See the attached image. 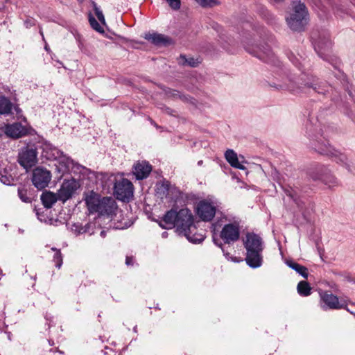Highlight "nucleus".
<instances>
[{
  "label": "nucleus",
  "instance_id": "f257e3e1",
  "mask_svg": "<svg viewBox=\"0 0 355 355\" xmlns=\"http://www.w3.org/2000/svg\"><path fill=\"white\" fill-rule=\"evenodd\" d=\"M320 130V127L316 124H313L311 121L306 123V134L309 139V146L319 154L329 156L336 162L349 168V164L347 163L346 155L340 153L326 142L322 137Z\"/></svg>",
  "mask_w": 355,
  "mask_h": 355
},
{
  "label": "nucleus",
  "instance_id": "f03ea898",
  "mask_svg": "<svg viewBox=\"0 0 355 355\" xmlns=\"http://www.w3.org/2000/svg\"><path fill=\"white\" fill-rule=\"evenodd\" d=\"M85 202L90 213H98L100 217L112 218L116 214L118 206L112 197L101 198L96 193L92 191L85 198Z\"/></svg>",
  "mask_w": 355,
  "mask_h": 355
},
{
  "label": "nucleus",
  "instance_id": "7ed1b4c3",
  "mask_svg": "<svg viewBox=\"0 0 355 355\" xmlns=\"http://www.w3.org/2000/svg\"><path fill=\"white\" fill-rule=\"evenodd\" d=\"M291 12L286 17V22L294 31H302L309 21V12L304 3L295 0L291 3Z\"/></svg>",
  "mask_w": 355,
  "mask_h": 355
},
{
  "label": "nucleus",
  "instance_id": "20e7f679",
  "mask_svg": "<svg viewBox=\"0 0 355 355\" xmlns=\"http://www.w3.org/2000/svg\"><path fill=\"white\" fill-rule=\"evenodd\" d=\"M243 243L247 250L246 263L251 268L259 267L261 264L260 253L262 250L260 237L253 233H248L245 239H243Z\"/></svg>",
  "mask_w": 355,
  "mask_h": 355
},
{
  "label": "nucleus",
  "instance_id": "39448f33",
  "mask_svg": "<svg viewBox=\"0 0 355 355\" xmlns=\"http://www.w3.org/2000/svg\"><path fill=\"white\" fill-rule=\"evenodd\" d=\"M311 38L314 40L313 46L318 55L322 59L329 60L331 49V41L329 33L326 32L322 33L318 38H315V33H313Z\"/></svg>",
  "mask_w": 355,
  "mask_h": 355
},
{
  "label": "nucleus",
  "instance_id": "423d86ee",
  "mask_svg": "<svg viewBox=\"0 0 355 355\" xmlns=\"http://www.w3.org/2000/svg\"><path fill=\"white\" fill-rule=\"evenodd\" d=\"M176 227L180 232L183 234L189 230H196V226L193 224V216L189 209H182L178 211Z\"/></svg>",
  "mask_w": 355,
  "mask_h": 355
},
{
  "label": "nucleus",
  "instance_id": "0eeeda50",
  "mask_svg": "<svg viewBox=\"0 0 355 355\" xmlns=\"http://www.w3.org/2000/svg\"><path fill=\"white\" fill-rule=\"evenodd\" d=\"M133 184L127 179L123 178L114 184V194L120 200L129 201L133 196Z\"/></svg>",
  "mask_w": 355,
  "mask_h": 355
},
{
  "label": "nucleus",
  "instance_id": "6e6552de",
  "mask_svg": "<svg viewBox=\"0 0 355 355\" xmlns=\"http://www.w3.org/2000/svg\"><path fill=\"white\" fill-rule=\"evenodd\" d=\"M31 180L37 189H44L51 180V173L44 167L38 166L33 170Z\"/></svg>",
  "mask_w": 355,
  "mask_h": 355
},
{
  "label": "nucleus",
  "instance_id": "1a4fd4ad",
  "mask_svg": "<svg viewBox=\"0 0 355 355\" xmlns=\"http://www.w3.org/2000/svg\"><path fill=\"white\" fill-rule=\"evenodd\" d=\"M239 224L237 222H234L224 225L220 236L225 243L230 244L236 241L239 239Z\"/></svg>",
  "mask_w": 355,
  "mask_h": 355
},
{
  "label": "nucleus",
  "instance_id": "9d476101",
  "mask_svg": "<svg viewBox=\"0 0 355 355\" xmlns=\"http://www.w3.org/2000/svg\"><path fill=\"white\" fill-rule=\"evenodd\" d=\"M216 207L207 200H201L197 205V214L204 221H210L216 214Z\"/></svg>",
  "mask_w": 355,
  "mask_h": 355
},
{
  "label": "nucleus",
  "instance_id": "9b49d317",
  "mask_svg": "<svg viewBox=\"0 0 355 355\" xmlns=\"http://www.w3.org/2000/svg\"><path fill=\"white\" fill-rule=\"evenodd\" d=\"M320 306L324 311L340 309L343 307V305L340 303L338 297L332 293H328L327 292L320 293Z\"/></svg>",
  "mask_w": 355,
  "mask_h": 355
},
{
  "label": "nucleus",
  "instance_id": "f8f14e48",
  "mask_svg": "<svg viewBox=\"0 0 355 355\" xmlns=\"http://www.w3.org/2000/svg\"><path fill=\"white\" fill-rule=\"evenodd\" d=\"M18 162L24 168L28 170L37 162V151L33 148H24L19 154Z\"/></svg>",
  "mask_w": 355,
  "mask_h": 355
},
{
  "label": "nucleus",
  "instance_id": "ddd939ff",
  "mask_svg": "<svg viewBox=\"0 0 355 355\" xmlns=\"http://www.w3.org/2000/svg\"><path fill=\"white\" fill-rule=\"evenodd\" d=\"M53 155L58 163V164L55 165L58 172L61 175L68 172L70 166L73 164L72 159L64 155L63 152L58 149L53 150Z\"/></svg>",
  "mask_w": 355,
  "mask_h": 355
},
{
  "label": "nucleus",
  "instance_id": "4468645a",
  "mask_svg": "<svg viewBox=\"0 0 355 355\" xmlns=\"http://www.w3.org/2000/svg\"><path fill=\"white\" fill-rule=\"evenodd\" d=\"M77 189V184L74 180L64 181L56 193L59 200L64 202L71 198Z\"/></svg>",
  "mask_w": 355,
  "mask_h": 355
},
{
  "label": "nucleus",
  "instance_id": "2eb2a0df",
  "mask_svg": "<svg viewBox=\"0 0 355 355\" xmlns=\"http://www.w3.org/2000/svg\"><path fill=\"white\" fill-rule=\"evenodd\" d=\"M304 85L313 92L323 95L326 94L330 89V86L327 83L321 81L315 76L309 77Z\"/></svg>",
  "mask_w": 355,
  "mask_h": 355
},
{
  "label": "nucleus",
  "instance_id": "dca6fc26",
  "mask_svg": "<svg viewBox=\"0 0 355 355\" xmlns=\"http://www.w3.org/2000/svg\"><path fill=\"white\" fill-rule=\"evenodd\" d=\"M4 132L8 137L17 139L26 135L28 130L20 123H14L5 125Z\"/></svg>",
  "mask_w": 355,
  "mask_h": 355
},
{
  "label": "nucleus",
  "instance_id": "f3484780",
  "mask_svg": "<svg viewBox=\"0 0 355 355\" xmlns=\"http://www.w3.org/2000/svg\"><path fill=\"white\" fill-rule=\"evenodd\" d=\"M225 157L231 166L241 170L245 169V167L243 165L244 163H246L244 157L242 155L239 157L233 150H227L225 153Z\"/></svg>",
  "mask_w": 355,
  "mask_h": 355
},
{
  "label": "nucleus",
  "instance_id": "a211bd4d",
  "mask_svg": "<svg viewBox=\"0 0 355 355\" xmlns=\"http://www.w3.org/2000/svg\"><path fill=\"white\" fill-rule=\"evenodd\" d=\"M152 171V166L146 161L137 162L133 168L132 173L137 180L146 179Z\"/></svg>",
  "mask_w": 355,
  "mask_h": 355
},
{
  "label": "nucleus",
  "instance_id": "6ab92c4d",
  "mask_svg": "<svg viewBox=\"0 0 355 355\" xmlns=\"http://www.w3.org/2000/svg\"><path fill=\"white\" fill-rule=\"evenodd\" d=\"M145 39L150 41L156 46H167L171 43V40L166 36L159 33L146 34Z\"/></svg>",
  "mask_w": 355,
  "mask_h": 355
},
{
  "label": "nucleus",
  "instance_id": "aec40b11",
  "mask_svg": "<svg viewBox=\"0 0 355 355\" xmlns=\"http://www.w3.org/2000/svg\"><path fill=\"white\" fill-rule=\"evenodd\" d=\"M177 216H178V211L174 209L168 211L162 218L164 225L160 224V226L165 229H172L176 227Z\"/></svg>",
  "mask_w": 355,
  "mask_h": 355
},
{
  "label": "nucleus",
  "instance_id": "412c9836",
  "mask_svg": "<svg viewBox=\"0 0 355 355\" xmlns=\"http://www.w3.org/2000/svg\"><path fill=\"white\" fill-rule=\"evenodd\" d=\"M41 200L44 207L49 209L51 208L59 199L56 193L46 191L41 195Z\"/></svg>",
  "mask_w": 355,
  "mask_h": 355
},
{
  "label": "nucleus",
  "instance_id": "4be33fe9",
  "mask_svg": "<svg viewBox=\"0 0 355 355\" xmlns=\"http://www.w3.org/2000/svg\"><path fill=\"white\" fill-rule=\"evenodd\" d=\"M285 263L286 264L287 266L295 270L302 277L307 279L309 276V272L306 267L299 264L293 259H286L285 261Z\"/></svg>",
  "mask_w": 355,
  "mask_h": 355
},
{
  "label": "nucleus",
  "instance_id": "5701e85b",
  "mask_svg": "<svg viewBox=\"0 0 355 355\" xmlns=\"http://www.w3.org/2000/svg\"><path fill=\"white\" fill-rule=\"evenodd\" d=\"M187 239L193 243H199L205 239V235L202 233H198L197 228L196 230H189L184 233Z\"/></svg>",
  "mask_w": 355,
  "mask_h": 355
},
{
  "label": "nucleus",
  "instance_id": "b1692460",
  "mask_svg": "<svg viewBox=\"0 0 355 355\" xmlns=\"http://www.w3.org/2000/svg\"><path fill=\"white\" fill-rule=\"evenodd\" d=\"M311 178L315 180H321L329 187H335L338 184L337 179L331 173H327L321 175H311Z\"/></svg>",
  "mask_w": 355,
  "mask_h": 355
},
{
  "label": "nucleus",
  "instance_id": "393cba45",
  "mask_svg": "<svg viewBox=\"0 0 355 355\" xmlns=\"http://www.w3.org/2000/svg\"><path fill=\"white\" fill-rule=\"evenodd\" d=\"M246 51L252 55L257 57L260 60H264L265 58V51L263 46H259L258 44H253L251 47H246Z\"/></svg>",
  "mask_w": 355,
  "mask_h": 355
},
{
  "label": "nucleus",
  "instance_id": "a878e982",
  "mask_svg": "<svg viewBox=\"0 0 355 355\" xmlns=\"http://www.w3.org/2000/svg\"><path fill=\"white\" fill-rule=\"evenodd\" d=\"M12 109V103L5 96H0V114H8Z\"/></svg>",
  "mask_w": 355,
  "mask_h": 355
},
{
  "label": "nucleus",
  "instance_id": "bb28decb",
  "mask_svg": "<svg viewBox=\"0 0 355 355\" xmlns=\"http://www.w3.org/2000/svg\"><path fill=\"white\" fill-rule=\"evenodd\" d=\"M297 293L300 295L306 297L311 294V287L306 281H300L297 286Z\"/></svg>",
  "mask_w": 355,
  "mask_h": 355
},
{
  "label": "nucleus",
  "instance_id": "cd10ccee",
  "mask_svg": "<svg viewBox=\"0 0 355 355\" xmlns=\"http://www.w3.org/2000/svg\"><path fill=\"white\" fill-rule=\"evenodd\" d=\"M284 191L286 194L290 197L291 199L293 200V201L300 206V203L298 202V199L300 197V189L298 187H287L286 188H284Z\"/></svg>",
  "mask_w": 355,
  "mask_h": 355
},
{
  "label": "nucleus",
  "instance_id": "c85d7f7f",
  "mask_svg": "<svg viewBox=\"0 0 355 355\" xmlns=\"http://www.w3.org/2000/svg\"><path fill=\"white\" fill-rule=\"evenodd\" d=\"M178 62L180 64L188 65L192 67H195L199 64L198 60H196L193 58H187L185 55H182L178 58Z\"/></svg>",
  "mask_w": 355,
  "mask_h": 355
},
{
  "label": "nucleus",
  "instance_id": "c756f323",
  "mask_svg": "<svg viewBox=\"0 0 355 355\" xmlns=\"http://www.w3.org/2000/svg\"><path fill=\"white\" fill-rule=\"evenodd\" d=\"M166 94L168 96L173 97L175 98H179L182 101L187 102L189 101V96L184 95V94H181L180 92L175 90V89H168V90L166 92Z\"/></svg>",
  "mask_w": 355,
  "mask_h": 355
},
{
  "label": "nucleus",
  "instance_id": "7c9ffc66",
  "mask_svg": "<svg viewBox=\"0 0 355 355\" xmlns=\"http://www.w3.org/2000/svg\"><path fill=\"white\" fill-rule=\"evenodd\" d=\"M200 6L203 8H211L220 5L218 0H195Z\"/></svg>",
  "mask_w": 355,
  "mask_h": 355
},
{
  "label": "nucleus",
  "instance_id": "2f4dec72",
  "mask_svg": "<svg viewBox=\"0 0 355 355\" xmlns=\"http://www.w3.org/2000/svg\"><path fill=\"white\" fill-rule=\"evenodd\" d=\"M92 5L94 7V10L95 12V14L98 18V19L103 24H105V17L103 14V12L100 10V8L97 6V4L95 2H92Z\"/></svg>",
  "mask_w": 355,
  "mask_h": 355
},
{
  "label": "nucleus",
  "instance_id": "473e14b6",
  "mask_svg": "<svg viewBox=\"0 0 355 355\" xmlns=\"http://www.w3.org/2000/svg\"><path fill=\"white\" fill-rule=\"evenodd\" d=\"M89 21L91 26L98 32H103V28L100 26L96 19L92 15L89 17Z\"/></svg>",
  "mask_w": 355,
  "mask_h": 355
},
{
  "label": "nucleus",
  "instance_id": "72a5a7b5",
  "mask_svg": "<svg viewBox=\"0 0 355 355\" xmlns=\"http://www.w3.org/2000/svg\"><path fill=\"white\" fill-rule=\"evenodd\" d=\"M18 196L19 198L24 202H31V198L27 196V190L25 189H18Z\"/></svg>",
  "mask_w": 355,
  "mask_h": 355
},
{
  "label": "nucleus",
  "instance_id": "f704fd0d",
  "mask_svg": "<svg viewBox=\"0 0 355 355\" xmlns=\"http://www.w3.org/2000/svg\"><path fill=\"white\" fill-rule=\"evenodd\" d=\"M53 261L55 263V266L60 268L62 263V258L61 253L59 250H56L53 257Z\"/></svg>",
  "mask_w": 355,
  "mask_h": 355
},
{
  "label": "nucleus",
  "instance_id": "c9c22d12",
  "mask_svg": "<svg viewBox=\"0 0 355 355\" xmlns=\"http://www.w3.org/2000/svg\"><path fill=\"white\" fill-rule=\"evenodd\" d=\"M271 176L272 177L274 180H275L281 187H282L281 183L280 173L276 170V168H272Z\"/></svg>",
  "mask_w": 355,
  "mask_h": 355
},
{
  "label": "nucleus",
  "instance_id": "e433bc0d",
  "mask_svg": "<svg viewBox=\"0 0 355 355\" xmlns=\"http://www.w3.org/2000/svg\"><path fill=\"white\" fill-rule=\"evenodd\" d=\"M169 6L173 10H178L180 8V0H166Z\"/></svg>",
  "mask_w": 355,
  "mask_h": 355
},
{
  "label": "nucleus",
  "instance_id": "4c0bfd02",
  "mask_svg": "<svg viewBox=\"0 0 355 355\" xmlns=\"http://www.w3.org/2000/svg\"><path fill=\"white\" fill-rule=\"evenodd\" d=\"M0 181L4 184H10V178L7 175L0 174Z\"/></svg>",
  "mask_w": 355,
  "mask_h": 355
},
{
  "label": "nucleus",
  "instance_id": "58836bf2",
  "mask_svg": "<svg viewBox=\"0 0 355 355\" xmlns=\"http://www.w3.org/2000/svg\"><path fill=\"white\" fill-rule=\"evenodd\" d=\"M276 190V187L274 183H270L268 184V192L272 193Z\"/></svg>",
  "mask_w": 355,
  "mask_h": 355
},
{
  "label": "nucleus",
  "instance_id": "ea45409f",
  "mask_svg": "<svg viewBox=\"0 0 355 355\" xmlns=\"http://www.w3.org/2000/svg\"><path fill=\"white\" fill-rule=\"evenodd\" d=\"M125 263L127 266H130L133 264V259L130 257H127L125 259Z\"/></svg>",
  "mask_w": 355,
  "mask_h": 355
},
{
  "label": "nucleus",
  "instance_id": "a19ab883",
  "mask_svg": "<svg viewBox=\"0 0 355 355\" xmlns=\"http://www.w3.org/2000/svg\"><path fill=\"white\" fill-rule=\"evenodd\" d=\"M165 112H166L167 114H170V115H174V114H173V113L175 112V111H174V110H171V108H169V107H166V108L165 109Z\"/></svg>",
  "mask_w": 355,
  "mask_h": 355
},
{
  "label": "nucleus",
  "instance_id": "79ce46f5",
  "mask_svg": "<svg viewBox=\"0 0 355 355\" xmlns=\"http://www.w3.org/2000/svg\"><path fill=\"white\" fill-rule=\"evenodd\" d=\"M275 3H282L284 0H272Z\"/></svg>",
  "mask_w": 355,
  "mask_h": 355
},
{
  "label": "nucleus",
  "instance_id": "37998d69",
  "mask_svg": "<svg viewBox=\"0 0 355 355\" xmlns=\"http://www.w3.org/2000/svg\"><path fill=\"white\" fill-rule=\"evenodd\" d=\"M271 55H273L272 54H271ZM267 56H268V60L269 59V57L270 56V53H269V51L268 50V54H267Z\"/></svg>",
  "mask_w": 355,
  "mask_h": 355
},
{
  "label": "nucleus",
  "instance_id": "c03bdc74",
  "mask_svg": "<svg viewBox=\"0 0 355 355\" xmlns=\"http://www.w3.org/2000/svg\"><path fill=\"white\" fill-rule=\"evenodd\" d=\"M101 234L103 236L105 235V232L104 231H102Z\"/></svg>",
  "mask_w": 355,
  "mask_h": 355
},
{
  "label": "nucleus",
  "instance_id": "a18cd8bd",
  "mask_svg": "<svg viewBox=\"0 0 355 355\" xmlns=\"http://www.w3.org/2000/svg\"><path fill=\"white\" fill-rule=\"evenodd\" d=\"M44 48H45V49H46V51H49V48H48V46H45V47H44Z\"/></svg>",
  "mask_w": 355,
  "mask_h": 355
},
{
  "label": "nucleus",
  "instance_id": "49530a36",
  "mask_svg": "<svg viewBox=\"0 0 355 355\" xmlns=\"http://www.w3.org/2000/svg\"><path fill=\"white\" fill-rule=\"evenodd\" d=\"M79 2L82 3L84 1V0H78Z\"/></svg>",
  "mask_w": 355,
  "mask_h": 355
},
{
  "label": "nucleus",
  "instance_id": "de8ad7c7",
  "mask_svg": "<svg viewBox=\"0 0 355 355\" xmlns=\"http://www.w3.org/2000/svg\"><path fill=\"white\" fill-rule=\"evenodd\" d=\"M270 85V87H274L276 88V86H275V85Z\"/></svg>",
  "mask_w": 355,
  "mask_h": 355
},
{
  "label": "nucleus",
  "instance_id": "09e8293b",
  "mask_svg": "<svg viewBox=\"0 0 355 355\" xmlns=\"http://www.w3.org/2000/svg\"><path fill=\"white\" fill-rule=\"evenodd\" d=\"M354 315H355V313H354Z\"/></svg>",
  "mask_w": 355,
  "mask_h": 355
}]
</instances>
